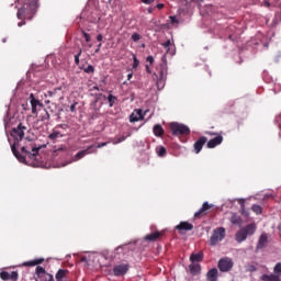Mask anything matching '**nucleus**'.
Segmentation results:
<instances>
[{
	"mask_svg": "<svg viewBox=\"0 0 281 281\" xmlns=\"http://www.w3.org/2000/svg\"><path fill=\"white\" fill-rule=\"evenodd\" d=\"M27 127L23 126V124H19L15 128L12 130L11 136L14 139L13 145L11 146V150L16 157L18 160H20L21 164H25V156L20 155L19 150H16V147L19 146V142H22L23 138L25 137V131Z\"/></svg>",
	"mask_w": 281,
	"mask_h": 281,
	"instance_id": "obj_1",
	"label": "nucleus"
},
{
	"mask_svg": "<svg viewBox=\"0 0 281 281\" xmlns=\"http://www.w3.org/2000/svg\"><path fill=\"white\" fill-rule=\"evenodd\" d=\"M0 278H1V280H10V272H8V271H2V272L0 273Z\"/></svg>",
	"mask_w": 281,
	"mask_h": 281,
	"instance_id": "obj_36",
	"label": "nucleus"
},
{
	"mask_svg": "<svg viewBox=\"0 0 281 281\" xmlns=\"http://www.w3.org/2000/svg\"><path fill=\"white\" fill-rule=\"evenodd\" d=\"M69 164H71V161H67L66 164H63L61 168H65V166H69Z\"/></svg>",
	"mask_w": 281,
	"mask_h": 281,
	"instance_id": "obj_56",
	"label": "nucleus"
},
{
	"mask_svg": "<svg viewBox=\"0 0 281 281\" xmlns=\"http://www.w3.org/2000/svg\"><path fill=\"white\" fill-rule=\"evenodd\" d=\"M217 267L222 273H227V271H232L234 268V260L229 257H225L218 260Z\"/></svg>",
	"mask_w": 281,
	"mask_h": 281,
	"instance_id": "obj_6",
	"label": "nucleus"
},
{
	"mask_svg": "<svg viewBox=\"0 0 281 281\" xmlns=\"http://www.w3.org/2000/svg\"><path fill=\"white\" fill-rule=\"evenodd\" d=\"M100 47H102V43H100L95 49V54H98V52H100Z\"/></svg>",
	"mask_w": 281,
	"mask_h": 281,
	"instance_id": "obj_52",
	"label": "nucleus"
},
{
	"mask_svg": "<svg viewBox=\"0 0 281 281\" xmlns=\"http://www.w3.org/2000/svg\"><path fill=\"white\" fill-rule=\"evenodd\" d=\"M269 245V234L262 233L257 241L256 251H261Z\"/></svg>",
	"mask_w": 281,
	"mask_h": 281,
	"instance_id": "obj_8",
	"label": "nucleus"
},
{
	"mask_svg": "<svg viewBox=\"0 0 281 281\" xmlns=\"http://www.w3.org/2000/svg\"><path fill=\"white\" fill-rule=\"evenodd\" d=\"M130 266L128 265H117L113 268V273L116 277L125 276L128 272Z\"/></svg>",
	"mask_w": 281,
	"mask_h": 281,
	"instance_id": "obj_11",
	"label": "nucleus"
},
{
	"mask_svg": "<svg viewBox=\"0 0 281 281\" xmlns=\"http://www.w3.org/2000/svg\"><path fill=\"white\" fill-rule=\"evenodd\" d=\"M176 229H179L180 232H192V229H194V226L188 222H181L179 225L176 226Z\"/></svg>",
	"mask_w": 281,
	"mask_h": 281,
	"instance_id": "obj_16",
	"label": "nucleus"
},
{
	"mask_svg": "<svg viewBox=\"0 0 281 281\" xmlns=\"http://www.w3.org/2000/svg\"><path fill=\"white\" fill-rule=\"evenodd\" d=\"M207 142V137L202 136L194 143V151L196 155L203 150V146H205V143Z\"/></svg>",
	"mask_w": 281,
	"mask_h": 281,
	"instance_id": "obj_12",
	"label": "nucleus"
},
{
	"mask_svg": "<svg viewBox=\"0 0 281 281\" xmlns=\"http://www.w3.org/2000/svg\"><path fill=\"white\" fill-rule=\"evenodd\" d=\"M58 150H65V148H63V147L58 148V149L55 150V153H58Z\"/></svg>",
	"mask_w": 281,
	"mask_h": 281,
	"instance_id": "obj_62",
	"label": "nucleus"
},
{
	"mask_svg": "<svg viewBox=\"0 0 281 281\" xmlns=\"http://www.w3.org/2000/svg\"><path fill=\"white\" fill-rule=\"evenodd\" d=\"M82 55V49L79 50L77 55H75L76 65H80V56Z\"/></svg>",
	"mask_w": 281,
	"mask_h": 281,
	"instance_id": "obj_39",
	"label": "nucleus"
},
{
	"mask_svg": "<svg viewBox=\"0 0 281 281\" xmlns=\"http://www.w3.org/2000/svg\"><path fill=\"white\" fill-rule=\"evenodd\" d=\"M146 69H147V71H150L149 68H148V66H146Z\"/></svg>",
	"mask_w": 281,
	"mask_h": 281,
	"instance_id": "obj_64",
	"label": "nucleus"
},
{
	"mask_svg": "<svg viewBox=\"0 0 281 281\" xmlns=\"http://www.w3.org/2000/svg\"><path fill=\"white\" fill-rule=\"evenodd\" d=\"M210 207H212V205H210L207 202H204L202 207L194 213V216L195 217H199L201 216V214H203V212H207V210H210Z\"/></svg>",
	"mask_w": 281,
	"mask_h": 281,
	"instance_id": "obj_23",
	"label": "nucleus"
},
{
	"mask_svg": "<svg viewBox=\"0 0 281 281\" xmlns=\"http://www.w3.org/2000/svg\"><path fill=\"white\" fill-rule=\"evenodd\" d=\"M263 5H265V8H269L271 5V3H269V1H265Z\"/></svg>",
	"mask_w": 281,
	"mask_h": 281,
	"instance_id": "obj_50",
	"label": "nucleus"
},
{
	"mask_svg": "<svg viewBox=\"0 0 281 281\" xmlns=\"http://www.w3.org/2000/svg\"><path fill=\"white\" fill-rule=\"evenodd\" d=\"M58 137H63V135H60L59 132H53L52 134L48 135V139H52L53 142L55 139H58Z\"/></svg>",
	"mask_w": 281,
	"mask_h": 281,
	"instance_id": "obj_31",
	"label": "nucleus"
},
{
	"mask_svg": "<svg viewBox=\"0 0 281 281\" xmlns=\"http://www.w3.org/2000/svg\"><path fill=\"white\" fill-rule=\"evenodd\" d=\"M171 21H172V23H177V18L171 16Z\"/></svg>",
	"mask_w": 281,
	"mask_h": 281,
	"instance_id": "obj_59",
	"label": "nucleus"
},
{
	"mask_svg": "<svg viewBox=\"0 0 281 281\" xmlns=\"http://www.w3.org/2000/svg\"><path fill=\"white\" fill-rule=\"evenodd\" d=\"M162 47L166 50V54H169L170 56H175L176 49H175V44L168 40L167 42L162 43Z\"/></svg>",
	"mask_w": 281,
	"mask_h": 281,
	"instance_id": "obj_13",
	"label": "nucleus"
},
{
	"mask_svg": "<svg viewBox=\"0 0 281 281\" xmlns=\"http://www.w3.org/2000/svg\"><path fill=\"white\" fill-rule=\"evenodd\" d=\"M237 201H238L240 207H241L243 210H245V199L240 198V199H238Z\"/></svg>",
	"mask_w": 281,
	"mask_h": 281,
	"instance_id": "obj_43",
	"label": "nucleus"
},
{
	"mask_svg": "<svg viewBox=\"0 0 281 281\" xmlns=\"http://www.w3.org/2000/svg\"><path fill=\"white\" fill-rule=\"evenodd\" d=\"M86 74H93L95 71V68L92 65H89L87 68L83 69Z\"/></svg>",
	"mask_w": 281,
	"mask_h": 281,
	"instance_id": "obj_37",
	"label": "nucleus"
},
{
	"mask_svg": "<svg viewBox=\"0 0 281 281\" xmlns=\"http://www.w3.org/2000/svg\"><path fill=\"white\" fill-rule=\"evenodd\" d=\"M102 38H103L102 34H99V35L97 36V41H99V42H102Z\"/></svg>",
	"mask_w": 281,
	"mask_h": 281,
	"instance_id": "obj_49",
	"label": "nucleus"
},
{
	"mask_svg": "<svg viewBox=\"0 0 281 281\" xmlns=\"http://www.w3.org/2000/svg\"><path fill=\"white\" fill-rule=\"evenodd\" d=\"M41 122H49V112L44 110V114L41 115Z\"/></svg>",
	"mask_w": 281,
	"mask_h": 281,
	"instance_id": "obj_33",
	"label": "nucleus"
},
{
	"mask_svg": "<svg viewBox=\"0 0 281 281\" xmlns=\"http://www.w3.org/2000/svg\"><path fill=\"white\" fill-rule=\"evenodd\" d=\"M247 236H254L256 234L257 226L255 223L248 224L246 227L241 228Z\"/></svg>",
	"mask_w": 281,
	"mask_h": 281,
	"instance_id": "obj_17",
	"label": "nucleus"
},
{
	"mask_svg": "<svg viewBox=\"0 0 281 281\" xmlns=\"http://www.w3.org/2000/svg\"><path fill=\"white\" fill-rule=\"evenodd\" d=\"M65 276H67V272L65 270L60 269L56 273L55 278H56V280L60 281L63 278H65Z\"/></svg>",
	"mask_w": 281,
	"mask_h": 281,
	"instance_id": "obj_29",
	"label": "nucleus"
},
{
	"mask_svg": "<svg viewBox=\"0 0 281 281\" xmlns=\"http://www.w3.org/2000/svg\"><path fill=\"white\" fill-rule=\"evenodd\" d=\"M45 259H36V260H33V261H30L27 263V266L30 267H35V265H41L42 262H44Z\"/></svg>",
	"mask_w": 281,
	"mask_h": 281,
	"instance_id": "obj_35",
	"label": "nucleus"
},
{
	"mask_svg": "<svg viewBox=\"0 0 281 281\" xmlns=\"http://www.w3.org/2000/svg\"><path fill=\"white\" fill-rule=\"evenodd\" d=\"M157 8H158V10H162V8H164V3H159V4H157Z\"/></svg>",
	"mask_w": 281,
	"mask_h": 281,
	"instance_id": "obj_54",
	"label": "nucleus"
},
{
	"mask_svg": "<svg viewBox=\"0 0 281 281\" xmlns=\"http://www.w3.org/2000/svg\"><path fill=\"white\" fill-rule=\"evenodd\" d=\"M38 8V0H24V5L18 10V19H23L25 12H36Z\"/></svg>",
	"mask_w": 281,
	"mask_h": 281,
	"instance_id": "obj_3",
	"label": "nucleus"
},
{
	"mask_svg": "<svg viewBox=\"0 0 281 281\" xmlns=\"http://www.w3.org/2000/svg\"><path fill=\"white\" fill-rule=\"evenodd\" d=\"M133 69H137L139 67V60L137 59V56H133Z\"/></svg>",
	"mask_w": 281,
	"mask_h": 281,
	"instance_id": "obj_38",
	"label": "nucleus"
},
{
	"mask_svg": "<svg viewBox=\"0 0 281 281\" xmlns=\"http://www.w3.org/2000/svg\"><path fill=\"white\" fill-rule=\"evenodd\" d=\"M131 78H133V74L127 75V79L131 80Z\"/></svg>",
	"mask_w": 281,
	"mask_h": 281,
	"instance_id": "obj_60",
	"label": "nucleus"
},
{
	"mask_svg": "<svg viewBox=\"0 0 281 281\" xmlns=\"http://www.w3.org/2000/svg\"><path fill=\"white\" fill-rule=\"evenodd\" d=\"M116 100H117V97H115L113 94H109V97H108L109 106L112 108L115 104Z\"/></svg>",
	"mask_w": 281,
	"mask_h": 281,
	"instance_id": "obj_30",
	"label": "nucleus"
},
{
	"mask_svg": "<svg viewBox=\"0 0 281 281\" xmlns=\"http://www.w3.org/2000/svg\"><path fill=\"white\" fill-rule=\"evenodd\" d=\"M161 234L159 232L151 233L145 236V240H149L150 243L155 241Z\"/></svg>",
	"mask_w": 281,
	"mask_h": 281,
	"instance_id": "obj_25",
	"label": "nucleus"
},
{
	"mask_svg": "<svg viewBox=\"0 0 281 281\" xmlns=\"http://www.w3.org/2000/svg\"><path fill=\"white\" fill-rule=\"evenodd\" d=\"M166 155V149L164 147H160L158 149V157H164Z\"/></svg>",
	"mask_w": 281,
	"mask_h": 281,
	"instance_id": "obj_42",
	"label": "nucleus"
},
{
	"mask_svg": "<svg viewBox=\"0 0 281 281\" xmlns=\"http://www.w3.org/2000/svg\"><path fill=\"white\" fill-rule=\"evenodd\" d=\"M172 135H190V127L181 123L170 124Z\"/></svg>",
	"mask_w": 281,
	"mask_h": 281,
	"instance_id": "obj_7",
	"label": "nucleus"
},
{
	"mask_svg": "<svg viewBox=\"0 0 281 281\" xmlns=\"http://www.w3.org/2000/svg\"><path fill=\"white\" fill-rule=\"evenodd\" d=\"M10 280H19V272L16 271L11 272Z\"/></svg>",
	"mask_w": 281,
	"mask_h": 281,
	"instance_id": "obj_41",
	"label": "nucleus"
},
{
	"mask_svg": "<svg viewBox=\"0 0 281 281\" xmlns=\"http://www.w3.org/2000/svg\"><path fill=\"white\" fill-rule=\"evenodd\" d=\"M206 279L210 281H216L218 280V270L216 268L211 269L207 273H206Z\"/></svg>",
	"mask_w": 281,
	"mask_h": 281,
	"instance_id": "obj_20",
	"label": "nucleus"
},
{
	"mask_svg": "<svg viewBox=\"0 0 281 281\" xmlns=\"http://www.w3.org/2000/svg\"><path fill=\"white\" fill-rule=\"evenodd\" d=\"M161 60H162V63L160 64V69L158 71L159 78L156 83L157 87H159V85H164V82H166V76L168 75V61L166 59V54L162 55Z\"/></svg>",
	"mask_w": 281,
	"mask_h": 281,
	"instance_id": "obj_5",
	"label": "nucleus"
},
{
	"mask_svg": "<svg viewBox=\"0 0 281 281\" xmlns=\"http://www.w3.org/2000/svg\"><path fill=\"white\" fill-rule=\"evenodd\" d=\"M189 269H190L191 273H199V271H201V266L195 265L194 262H192L189 266Z\"/></svg>",
	"mask_w": 281,
	"mask_h": 281,
	"instance_id": "obj_27",
	"label": "nucleus"
},
{
	"mask_svg": "<svg viewBox=\"0 0 281 281\" xmlns=\"http://www.w3.org/2000/svg\"><path fill=\"white\" fill-rule=\"evenodd\" d=\"M260 280L261 281H280V278L274 273H271V274H262L260 277Z\"/></svg>",
	"mask_w": 281,
	"mask_h": 281,
	"instance_id": "obj_21",
	"label": "nucleus"
},
{
	"mask_svg": "<svg viewBox=\"0 0 281 281\" xmlns=\"http://www.w3.org/2000/svg\"><path fill=\"white\" fill-rule=\"evenodd\" d=\"M109 143H101L97 145V148H104V146H106Z\"/></svg>",
	"mask_w": 281,
	"mask_h": 281,
	"instance_id": "obj_47",
	"label": "nucleus"
},
{
	"mask_svg": "<svg viewBox=\"0 0 281 281\" xmlns=\"http://www.w3.org/2000/svg\"><path fill=\"white\" fill-rule=\"evenodd\" d=\"M42 281H54V276H52V279L49 280V279H42Z\"/></svg>",
	"mask_w": 281,
	"mask_h": 281,
	"instance_id": "obj_55",
	"label": "nucleus"
},
{
	"mask_svg": "<svg viewBox=\"0 0 281 281\" xmlns=\"http://www.w3.org/2000/svg\"><path fill=\"white\" fill-rule=\"evenodd\" d=\"M231 223L233 225H243V218L240 216H238V214L236 213H232V216H231Z\"/></svg>",
	"mask_w": 281,
	"mask_h": 281,
	"instance_id": "obj_22",
	"label": "nucleus"
},
{
	"mask_svg": "<svg viewBox=\"0 0 281 281\" xmlns=\"http://www.w3.org/2000/svg\"><path fill=\"white\" fill-rule=\"evenodd\" d=\"M246 271H248L249 273H254V271H258V268L255 265L248 263L246 266Z\"/></svg>",
	"mask_w": 281,
	"mask_h": 281,
	"instance_id": "obj_32",
	"label": "nucleus"
},
{
	"mask_svg": "<svg viewBox=\"0 0 281 281\" xmlns=\"http://www.w3.org/2000/svg\"><path fill=\"white\" fill-rule=\"evenodd\" d=\"M76 104H77V103H74V104L70 105V111H71V113H75V112H76Z\"/></svg>",
	"mask_w": 281,
	"mask_h": 281,
	"instance_id": "obj_48",
	"label": "nucleus"
},
{
	"mask_svg": "<svg viewBox=\"0 0 281 281\" xmlns=\"http://www.w3.org/2000/svg\"><path fill=\"white\" fill-rule=\"evenodd\" d=\"M93 89L98 91V87H93Z\"/></svg>",
	"mask_w": 281,
	"mask_h": 281,
	"instance_id": "obj_63",
	"label": "nucleus"
},
{
	"mask_svg": "<svg viewBox=\"0 0 281 281\" xmlns=\"http://www.w3.org/2000/svg\"><path fill=\"white\" fill-rule=\"evenodd\" d=\"M23 25H25V22H20V23L18 24L19 27H23Z\"/></svg>",
	"mask_w": 281,
	"mask_h": 281,
	"instance_id": "obj_57",
	"label": "nucleus"
},
{
	"mask_svg": "<svg viewBox=\"0 0 281 281\" xmlns=\"http://www.w3.org/2000/svg\"><path fill=\"white\" fill-rule=\"evenodd\" d=\"M190 260L194 262H201L203 260V252L191 254Z\"/></svg>",
	"mask_w": 281,
	"mask_h": 281,
	"instance_id": "obj_24",
	"label": "nucleus"
},
{
	"mask_svg": "<svg viewBox=\"0 0 281 281\" xmlns=\"http://www.w3.org/2000/svg\"><path fill=\"white\" fill-rule=\"evenodd\" d=\"M29 100H30V103H31V109H32L33 115H38L37 106H43V103H41L40 100L34 98V93L30 94Z\"/></svg>",
	"mask_w": 281,
	"mask_h": 281,
	"instance_id": "obj_9",
	"label": "nucleus"
},
{
	"mask_svg": "<svg viewBox=\"0 0 281 281\" xmlns=\"http://www.w3.org/2000/svg\"><path fill=\"white\" fill-rule=\"evenodd\" d=\"M154 135H156V137H161V135H164V127H161L159 124H156L154 126Z\"/></svg>",
	"mask_w": 281,
	"mask_h": 281,
	"instance_id": "obj_26",
	"label": "nucleus"
},
{
	"mask_svg": "<svg viewBox=\"0 0 281 281\" xmlns=\"http://www.w3.org/2000/svg\"><path fill=\"white\" fill-rule=\"evenodd\" d=\"M223 240H225V227H217L213 231L209 243L211 247H216V245L223 243Z\"/></svg>",
	"mask_w": 281,
	"mask_h": 281,
	"instance_id": "obj_4",
	"label": "nucleus"
},
{
	"mask_svg": "<svg viewBox=\"0 0 281 281\" xmlns=\"http://www.w3.org/2000/svg\"><path fill=\"white\" fill-rule=\"evenodd\" d=\"M142 3H146V5H150V3H155V0H140Z\"/></svg>",
	"mask_w": 281,
	"mask_h": 281,
	"instance_id": "obj_45",
	"label": "nucleus"
},
{
	"mask_svg": "<svg viewBox=\"0 0 281 281\" xmlns=\"http://www.w3.org/2000/svg\"><path fill=\"white\" fill-rule=\"evenodd\" d=\"M83 36H85L86 43L91 42V35H89L87 32H83Z\"/></svg>",
	"mask_w": 281,
	"mask_h": 281,
	"instance_id": "obj_44",
	"label": "nucleus"
},
{
	"mask_svg": "<svg viewBox=\"0 0 281 281\" xmlns=\"http://www.w3.org/2000/svg\"><path fill=\"white\" fill-rule=\"evenodd\" d=\"M81 262H88L87 257H82Z\"/></svg>",
	"mask_w": 281,
	"mask_h": 281,
	"instance_id": "obj_58",
	"label": "nucleus"
},
{
	"mask_svg": "<svg viewBox=\"0 0 281 281\" xmlns=\"http://www.w3.org/2000/svg\"><path fill=\"white\" fill-rule=\"evenodd\" d=\"M36 274L37 277L35 278V281H43L42 279H45V280H52V274L47 273L45 271V268L38 266L36 268Z\"/></svg>",
	"mask_w": 281,
	"mask_h": 281,
	"instance_id": "obj_10",
	"label": "nucleus"
},
{
	"mask_svg": "<svg viewBox=\"0 0 281 281\" xmlns=\"http://www.w3.org/2000/svg\"><path fill=\"white\" fill-rule=\"evenodd\" d=\"M220 144H223V136L218 135L213 139H210L206 144L207 148H216V146H220Z\"/></svg>",
	"mask_w": 281,
	"mask_h": 281,
	"instance_id": "obj_14",
	"label": "nucleus"
},
{
	"mask_svg": "<svg viewBox=\"0 0 281 281\" xmlns=\"http://www.w3.org/2000/svg\"><path fill=\"white\" fill-rule=\"evenodd\" d=\"M21 150L22 153H25L29 159H31L30 166H33L34 168L43 167V162L38 161V159L36 158L38 155V150H41V147H36V145L32 143V139H29L27 144L24 145Z\"/></svg>",
	"mask_w": 281,
	"mask_h": 281,
	"instance_id": "obj_2",
	"label": "nucleus"
},
{
	"mask_svg": "<svg viewBox=\"0 0 281 281\" xmlns=\"http://www.w3.org/2000/svg\"><path fill=\"white\" fill-rule=\"evenodd\" d=\"M236 243H245L247 240V235L243 228H240L235 235Z\"/></svg>",
	"mask_w": 281,
	"mask_h": 281,
	"instance_id": "obj_19",
	"label": "nucleus"
},
{
	"mask_svg": "<svg viewBox=\"0 0 281 281\" xmlns=\"http://www.w3.org/2000/svg\"><path fill=\"white\" fill-rule=\"evenodd\" d=\"M240 211H241V214H246L245 213V206H244V209H243V206H240Z\"/></svg>",
	"mask_w": 281,
	"mask_h": 281,
	"instance_id": "obj_61",
	"label": "nucleus"
},
{
	"mask_svg": "<svg viewBox=\"0 0 281 281\" xmlns=\"http://www.w3.org/2000/svg\"><path fill=\"white\" fill-rule=\"evenodd\" d=\"M147 63H150V65H153L155 63V58L153 56H148Z\"/></svg>",
	"mask_w": 281,
	"mask_h": 281,
	"instance_id": "obj_46",
	"label": "nucleus"
},
{
	"mask_svg": "<svg viewBox=\"0 0 281 281\" xmlns=\"http://www.w3.org/2000/svg\"><path fill=\"white\" fill-rule=\"evenodd\" d=\"M124 139H126V137H121V138H119V140L116 142V144H120V143L124 142Z\"/></svg>",
	"mask_w": 281,
	"mask_h": 281,
	"instance_id": "obj_51",
	"label": "nucleus"
},
{
	"mask_svg": "<svg viewBox=\"0 0 281 281\" xmlns=\"http://www.w3.org/2000/svg\"><path fill=\"white\" fill-rule=\"evenodd\" d=\"M273 274L278 276V278L281 277V262H278L273 268Z\"/></svg>",
	"mask_w": 281,
	"mask_h": 281,
	"instance_id": "obj_28",
	"label": "nucleus"
},
{
	"mask_svg": "<svg viewBox=\"0 0 281 281\" xmlns=\"http://www.w3.org/2000/svg\"><path fill=\"white\" fill-rule=\"evenodd\" d=\"M139 38H142V35H139V33L132 34V41H134V43H137V41H139Z\"/></svg>",
	"mask_w": 281,
	"mask_h": 281,
	"instance_id": "obj_40",
	"label": "nucleus"
},
{
	"mask_svg": "<svg viewBox=\"0 0 281 281\" xmlns=\"http://www.w3.org/2000/svg\"><path fill=\"white\" fill-rule=\"evenodd\" d=\"M252 212H256L257 214H262V206H260L258 204H254Z\"/></svg>",
	"mask_w": 281,
	"mask_h": 281,
	"instance_id": "obj_34",
	"label": "nucleus"
},
{
	"mask_svg": "<svg viewBox=\"0 0 281 281\" xmlns=\"http://www.w3.org/2000/svg\"><path fill=\"white\" fill-rule=\"evenodd\" d=\"M91 148H93V145L89 146L86 150L78 151L75 156L74 161L82 159V157H85L86 155H91Z\"/></svg>",
	"mask_w": 281,
	"mask_h": 281,
	"instance_id": "obj_18",
	"label": "nucleus"
},
{
	"mask_svg": "<svg viewBox=\"0 0 281 281\" xmlns=\"http://www.w3.org/2000/svg\"><path fill=\"white\" fill-rule=\"evenodd\" d=\"M182 1H184L186 2V7L188 8V5H190V2L188 1V0H182ZM192 1H195V0H191V3H192Z\"/></svg>",
	"mask_w": 281,
	"mask_h": 281,
	"instance_id": "obj_53",
	"label": "nucleus"
},
{
	"mask_svg": "<svg viewBox=\"0 0 281 281\" xmlns=\"http://www.w3.org/2000/svg\"><path fill=\"white\" fill-rule=\"evenodd\" d=\"M148 111L143 112L142 110H136V115L135 113L130 115V122H139L146 115Z\"/></svg>",
	"mask_w": 281,
	"mask_h": 281,
	"instance_id": "obj_15",
	"label": "nucleus"
}]
</instances>
